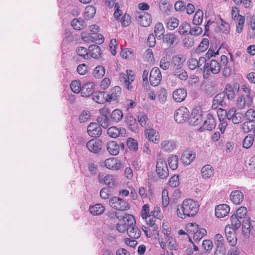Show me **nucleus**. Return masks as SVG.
<instances>
[{
    "mask_svg": "<svg viewBox=\"0 0 255 255\" xmlns=\"http://www.w3.org/2000/svg\"><path fill=\"white\" fill-rule=\"evenodd\" d=\"M199 205L197 202L192 199H185L179 205L177 209V215L182 219L186 217L194 216L198 212Z\"/></svg>",
    "mask_w": 255,
    "mask_h": 255,
    "instance_id": "obj_1",
    "label": "nucleus"
},
{
    "mask_svg": "<svg viewBox=\"0 0 255 255\" xmlns=\"http://www.w3.org/2000/svg\"><path fill=\"white\" fill-rule=\"evenodd\" d=\"M221 65L218 61L216 60H211L209 62H205L203 64V78L204 79L208 78L209 75L212 73L213 74H218L221 71Z\"/></svg>",
    "mask_w": 255,
    "mask_h": 255,
    "instance_id": "obj_2",
    "label": "nucleus"
},
{
    "mask_svg": "<svg viewBox=\"0 0 255 255\" xmlns=\"http://www.w3.org/2000/svg\"><path fill=\"white\" fill-rule=\"evenodd\" d=\"M109 205L112 208L120 211H127L130 208L129 204L126 200L116 196L110 199Z\"/></svg>",
    "mask_w": 255,
    "mask_h": 255,
    "instance_id": "obj_3",
    "label": "nucleus"
},
{
    "mask_svg": "<svg viewBox=\"0 0 255 255\" xmlns=\"http://www.w3.org/2000/svg\"><path fill=\"white\" fill-rule=\"evenodd\" d=\"M156 168V173L160 178L166 179L168 176V169L163 159L160 158L157 159Z\"/></svg>",
    "mask_w": 255,
    "mask_h": 255,
    "instance_id": "obj_4",
    "label": "nucleus"
},
{
    "mask_svg": "<svg viewBox=\"0 0 255 255\" xmlns=\"http://www.w3.org/2000/svg\"><path fill=\"white\" fill-rule=\"evenodd\" d=\"M162 79V75L158 67H153L150 72L149 80L152 86H156L159 84Z\"/></svg>",
    "mask_w": 255,
    "mask_h": 255,
    "instance_id": "obj_5",
    "label": "nucleus"
},
{
    "mask_svg": "<svg viewBox=\"0 0 255 255\" xmlns=\"http://www.w3.org/2000/svg\"><path fill=\"white\" fill-rule=\"evenodd\" d=\"M189 110L185 107H181L176 111L174 118L177 123H183L189 117Z\"/></svg>",
    "mask_w": 255,
    "mask_h": 255,
    "instance_id": "obj_6",
    "label": "nucleus"
},
{
    "mask_svg": "<svg viewBox=\"0 0 255 255\" xmlns=\"http://www.w3.org/2000/svg\"><path fill=\"white\" fill-rule=\"evenodd\" d=\"M136 19L138 23L143 27L149 26L152 22L150 14L144 11L137 12L136 15Z\"/></svg>",
    "mask_w": 255,
    "mask_h": 255,
    "instance_id": "obj_7",
    "label": "nucleus"
},
{
    "mask_svg": "<svg viewBox=\"0 0 255 255\" xmlns=\"http://www.w3.org/2000/svg\"><path fill=\"white\" fill-rule=\"evenodd\" d=\"M120 81L125 83L127 88L131 90L133 89L131 83L133 81V72L132 70H127L126 73H122L120 76Z\"/></svg>",
    "mask_w": 255,
    "mask_h": 255,
    "instance_id": "obj_8",
    "label": "nucleus"
},
{
    "mask_svg": "<svg viewBox=\"0 0 255 255\" xmlns=\"http://www.w3.org/2000/svg\"><path fill=\"white\" fill-rule=\"evenodd\" d=\"M242 231L245 236L255 234V222H250V219L242 221Z\"/></svg>",
    "mask_w": 255,
    "mask_h": 255,
    "instance_id": "obj_9",
    "label": "nucleus"
},
{
    "mask_svg": "<svg viewBox=\"0 0 255 255\" xmlns=\"http://www.w3.org/2000/svg\"><path fill=\"white\" fill-rule=\"evenodd\" d=\"M86 146L92 152L98 153L102 148V142L99 139L94 138L87 142Z\"/></svg>",
    "mask_w": 255,
    "mask_h": 255,
    "instance_id": "obj_10",
    "label": "nucleus"
},
{
    "mask_svg": "<svg viewBox=\"0 0 255 255\" xmlns=\"http://www.w3.org/2000/svg\"><path fill=\"white\" fill-rule=\"evenodd\" d=\"M203 112L200 108L193 109L190 118V123L194 126H197L202 121Z\"/></svg>",
    "mask_w": 255,
    "mask_h": 255,
    "instance_id": "obj_11",
    "label": "nucleus"
},
{
    "mask_svg": "<svg viewBox=\"0 0 255 255\" xmlns=\"http://www.w3.org/2000/svg\"><path fill=\"white\" fill-rule=\"evenodd\" d=\"M88 134L93 137H99L102 134V128L100 126L96 123H91L87 127Z\"/></svg>",
    "mask_w": 255,
    "mask_h": 255,
    "instance_id": "obj_12",
    "label": "nucleus"
},
{
    "mask_svg": "<svg viewBox=\"0 0 255 255\" xmlns=\"http://www.w3.org/2000/svg\"><path fill=\"white\" fill-rule=\"evenodd\" d=\"M253 103V98L251 96L242 95L237 100V107L239 109H246L251 106Z\"/></svg>",
    "mask_w": 255,
    "mask_h": 255,
    "instance_id": "obj_13",
    "label": "nucleus"
},
{
    "mask_svg": "<svg viewBox=\"0 0 255 255\" xmlns=\"http://www.w3.org/2000/svg\"><path fill=\"white\" fill-rule=\"evenodd\" d=\"M186 58L182 54H177L172 56L171 59V69L183 67Z\"/></svg>",
    "mask_w": 255,
    "mask_h": 255,
    "instance_id": "obj_14",
    "label": "nucleus"
},
{
    "mask_svg": "<svg viewBox=\"0 0 255 255\" xmlns=\"http://www.w3.org/2000/svg\"><path fill=\"white\" fill-rule=\"evenodd\" d=\"M177 147L176 141L172 139H165L160 144L161 149L164 152H171Z\"/></svg>",
    "mask_w": 255,
    "mask_h": 255,
    "instance_id": "obj_15",
    "label": "nucleus"
},
{
    "mask_svg": "<svg viewBox=\"0 0 255 255\" xmlns=\"http://www.w3.org/2000/svg\"><path fill=\"white\" fill-rule=\"evenodd\" d=\"M230 208L226 204H220L216 206L215 209V214L217 218H223L228 215Z\"/></svg>",
    "mask_w": 255,
    "mask_h": 255,
    "instance_id": "obj_16",
    "label": "nucleus"
},
{
    "mask_svg": "<svg viewBox=\"0 0 255 255\" xmlns=\"http://www.w3.org/2000/svg\"><path fill=\"white\" fill-rule=\"evenodd\" d=\"M135 222H129L127 227V233L128 236L134 239H137L140 236V231L135 227Z\"/></svg>",
    "mask_w": 255,
    "mask_h": 255,
    "instance_id": "obj_17",
    "label": "nucleus"
},
{
    "mask_svg": "<svg viewBox=\"0 0 255 255\" xmlns=\"http://www.w3.org/2000/svg\"><path fill=\"white\" fill-rule=\"evenodd\" d=\"M107 134L112 138H116L120 135L124 137L126 136V130L123 128H119L113 126L108 129Z\"/></svg>",
    "mask_w": 255,
    "mask_h": 255,
    "instance_id": "obj_18",
    "label": "nucleus"
},
{
    "mask_svg": "<svg viewBox=\"0 0 255 255\" xmlns=\"http://www.w3.org/2000/svg\"><path fill=\"white\" fill-rule=\"evenodd\" d=\"M236 231L232 229L230 226H226L225 229L227 240L231 246H234L237 244V238L235 236Z\"/></svg>",
    "mask_w": 255,
    "mask_h": 255,
    "instance_id": "obj_19",
    "label": "nucleus"
},
{
    "mask_svg": "<svg viewBox=\"0 0 255 255\" xmlns=\"http://www.w3.org/2000/svg\"><path fill=\"white\" fill-rule=\"evenodd\" d=\"M206 61V58L203 57H200L199 60L194 58H191L187 61V66L189 69L193 70L197 67H201L205 63Z\"/></svg>",
    "mask_w": 255,
    "mask_h": 255,
    "instance_id": "obj_20",
    "label": "nucleus"
},
{
    "mask_svg": "<svg viewBox=\"0 0 255 255\" xmlns=\"http://www.w3.org/2000/svg\"><path fill=\"white\" fill-rule=\"evenodd\" d=\"M125 121L128 128L131 131L135 133H137L139 131L138 124L133 116L130 115H127L126 117Z\"/></svg>",
    "mask_w": 255,
    "mask_h": 255,
    "instance_id": "obj_21",
    "label": "nucleus"
},
{
    "mask_svg": "<svg viewBox=\"0 0 255 255\" xmlns=\"http://www.w3.org/2000/svg\"><path fill=\"white\" fill-rule=\"evenodd\" d=\"M105 166L109 169L117 170L120 169L121 162L119 159L114 157H111L107 159L105 161Z\"/></svg>",
    "mask_w": 255,
    "mask_h": 255,
    "instance_id": "obj_22",
    "label": "nucleus"
},
{
    "mask_svg": "<svg viewBox=\"0 0 255 255\" xmlns=\"http://www.w3.org/2000/svg\"><path fill=\"white\" fill-rule=\"evenodd\" d=\"M144 134L149 141L154 143H158L159 141L160 136L158 132L153 128H147L144 130Z\"/></svg>",
    "mask_w": 255,
    "mask_h": 255,
    "instance_id": "obj_23",
    "label": "nucleus"
},
{
    "mask_svg": "<svg viewBox=\"0 0 255 255\" xmlns=\"http://www.w3.org/2000/svg\"><path fill=\"white\" fill-rule=\"evenodd\" d=\"M196 154L192 151L186 150L184 151L181 157L182 163L187 166L190 165L195 158Z\"/></svg>",
    "mask_w": 255,
    "mask_h": 255,
    "instance_id": "obj_24",
    "label": "nucleus"
},
{
    "mask_svg": "<svg viewBox=\"0 0 255 255\" xmlns=\"http://www.w3.org/2000/svg\"><path fill=\"white\" fill-rule=\"evenodd\" d=\"M95 84L93 82L85 83L82 86L81 94L82 97H88L91 96L94 91Z\"/></svg>",
    "mask_w": 255,
    "mask_h": 255,
    "instance_id": "obj_25",
    "label": "nucleus"
},
{
    "mask_svg": "<svg viewBox=\"0 0 255 255\" xmlns=\"http://www.w3.org/2000/svg\"><path fill=\"white\" fill-rule=\"evenodd\" d=\"M240 89L239 84L237 83L233 85H227L226 88V94L229 100L235 99L236 95L238 94Z\"/></svg>",
    "mask_w": 255,
    "mask_h": 255,
    "instance_id": "obj_26",
    "label": "nucleus"
},
{
    "mask_svg": "<svg viewBox=\"0 0 255 255\" xmlns=\"http://www.w3.org/2000/svg\"><path fill=\"white\" fill-rule=\"evenodd\" d=\"M178 41V37L174 33H167L163 36V42L167 44L169 46H174Z\"/></svg>",
    "mask_w": 255,
    "mask_h": 255,
    "instance_id": "obj_27",
    "label": "nucleus"
},
{
    "mask_svg": "<svg viewBox=\"0 0 255 255\" xmlns=\"http://www.w3.org/2000/svg\"><path fill=\"white\" fill-rule=\"evenodd\" d=\"M216 127V121L212 115L208 114L204 121L202 128L204 129L211 130Z\"/></svg>",
    "mask_w": 255,
    "mask_h": 255,
    "instance_id": "obj_28",
    "label": "nucleus"
},
{
    "mask_svg": "<svg viewBox=\"0 0 255 255\" xmlns=\"http://www.w3.org/2000/svg\"><path fill=\"white\" fill-rule=\"evenodd\" d=\"M121 94V88L119 86H115L112 89L109 94L106 93L107 102L115 101Z\"/></svg>",
    "mask_w": 255,
    "mask_h": 255,
    "instance_id": "obj_29",
    "label": "nucleus"
},
{
    "mask_svg": "<svg viewBox=\"0 0 255 255\" xmlns=\"http://www.w3.org/2000/svg\"><path fill=\"white\" fill-rule=\"evenodd\" d=\"M230 197L232 202L236 205L241 204L244 200V194L239 190H234L231 192Z\"/></svg>",
    "mask_w": 255,
    "mask_h": 255,
    "instance_id": "obj_30",
    "label": "nucleus"
},
{
    "mask_svg": "<svg viewBox=\"0 0 255 255\" xmlns=\"http://www.w3.org/2000/svg\"><path fill=\"white\" fill-rule=\"evenodd\" d=\"M187 96V91L183 88L176 90L173 93V98L176 102H181L184 101Z\"/></svg>",
    "mask_w": 255,
    "mask_h": 255,
    "instance_id": "obj_31",
    "label": "nucleus"
},
{
    "mask_svg": "<svg viewBox=\"0 0 255 255\" xmlns=\"http://www.w3.org/2000/svg\"><path fill=\"white\" fill-rule=\"evenodd\" d=\"M107 149L109 153L113 155H117L120 151V145L115 141H110L107 143Z\"/></svg>",
    "mask_w": 255,
    "mask_h": 255,
    "instance_id": "obj_32",
    "label": "nucleus"
},
{
    "mask_svg": "<svg viewBox=\"0 0 255 255\" xmlns=\"http://www.w3.org/2000/svg\"><path fill=\"white\" fill-rule=\"evenodd\" d=\"M172 74L179 79L185 81L188 78V75L183 67L171 69Z\"/></svg>",
    "mask_w": 255,
    "mask_h": 255,
    "instance_id": "obj_33",
    "label": "nucleus"
},
{
    "mask_svg": "<svg viewBox=\"0 0 255 255\" xmlns=\"http://www.w3.org/2000/svg\"><path fill=\"white\" fill-rule=\"evenodd\" d=\"M93 101L99 104L107 102L105 92H95L91 95Z\"/></svg>",
    "mask_w": 255,
    "mask_h": 255,
    "instance_id": "obj_34",
    "label": "nucleus"
},
{
    "mask_svg": "<svg viewBox=\"0 0 255 255\" xmlns=\"http://www.w3.org/2000/svg\"><path fill=\"white\" fill-rule=\"evenodd\" d=\"M89 54L93 58H99L102 53L101 48L97 45H91L88 48Z\"/></svg>",
    "mask_w": 255,
    "mask_h": 255,
    "instance_id": "obj_35",
    "label": "nucleus"
},
{
    "mask_svg": "<svg viewBox=\"0 0 255 255\" xmlns=\"http://www.w3.org/2000/svg\"><path fill=\"white\" fill-rule=\"evenodd\" d=\"M105 211V207L101 204H96L89 208L90 213L94 216L102 214Z\"/></svg>",
    "mask_w": 255,
    "mask_h": 255,
    "instance_id": "obj_36",
    "label": "nucleus"
},
{
    "mask_svg": "<svg viewBox=\"0 0 255 255\" xmlns=\"http://www.w3.org/2000/svg\"><path fill=\"white\" fill-rule=\"evenodd\" d=\"M214 169L211 165L207 164L204 165L201 169V174L204 178H210L213 174Z\"/></svg>",
    "mask_w": 255,
    "mask_h": 255,
    "instance_id": "obj_37",
    "label": "nucleus"
},
{
    "mask_svg": "<svg viewBox=\"0 0 255 255\" xmlns=\"http://www.w3.org/2000/svg\"><path fill=\"white\" fill-rule=\"evenodd\" d=\"M99 180L100 183H102L103 181L109 188H113L116 184L115 176L113 175H107L104 177L103 180L99 178Z\"/></svg>",
    "mask_w": 255,
    "mask_h": 255,
    "instance_id": "obj_38",
    "label": "nucleus"
},
{
    "mask_svg": "<svg viewBox=\"0 0 255 255\" xmlns=\"http://www.w3.org/2000/svg\"><path fill=\"white\" fill-rule=\"evenodd\" d=\"M123 117V112L119 109L114 110L110 116L111 121L118 123L120 122Z\"/></svg>",
    "mask_w": 255,
    "mask_h": 255,
    "instance_id": "obj_39",
    "label": "nucleus"
},
{
    "mask_svg": "<svg viewBox=\"0 0 255 255\" xmlns=\"http://www.w3.org/2000/svg\"><path fill=\"white\" fill-rule=\"evenodd\" d=\"M171 65V58L170 55H166L163 56L160 61L159 66L163 70H166Z\"/></svg>",
    "mask_w": 255,
    "mask_h": 255,
    "instance_id": "obj_40",
    "label": "nucleus"
},
{
    "mask_svg": "<svg viewBox=\"0 0 255 255\" xmlns=\"http://www.w3.org/2000/svg\"><path fill=\"white\" fill-rule=\"evenodd\" d=\"M247 209L244 206L240 207L236 211V215L235 216L239 218L240 220H245L250 219L247 216Z\"/></svg>",
    "mask_w": 255,
    "mask_h": 255,
    "instance_id": "obj_41",
    "label": "nucleus"
},
{
    "mask_svg": "<svg viewBox=\"0 0 255 255\" xmlns=\"http://www.w3.org/2000/svg\"><path fill=\"white\" fill-rule=\"evenodd\" d=\"M168 163L170 168L174 170L177 169L178 164V157L176 155L171 154L168 158Z\"/></svg>",
    "mask_w": 255,
    "mask_h": 255,
    "instance_id": "obj_42",
    "label": "nucleus"
},
{
    "mask_svg": "<svg viewBox=\"0 0 255 255\" xmlns=\"http://www.w3.org/2000/svg\"><path fill=\"white\" fill-rule=\"evenodd\" d=\"M96 13L95 8L92 5H88L85 9L84 17L85 19H89L93 18Z\"/></svg>",
    "mask_w": 255,
    "mask_h": 255,
    "instance_id": "obj_43",
    "label": "nucleus"
},
{
    "mask_svg": "<svg viewBox=\"0 0 255 255\" xmlns=\"http://www.w3.org/2000/svg\"><path fill=\"white\" fill-rule=\"evenodd\" d=\"M115 217L119 221L126 219L128 224H129V222H135L134 217L129 214H125L124 215H120L119 212H115Z\"/></svg>",
    "mask_w": 255,
    "mask_h": 255,
    "instance_id": "obj_44",
    "label": "nucleus"
},
{
    "mask_svg": "<svg viewBox=\"0 0 255 255\" xmlns=\"http://www.w3.org/2000/svg\"><path fill=\"white\" fill-rule=\"evenodd\" d=\"M241 220L239 218L233 215L230 218L231 224L228 225L227 226H230L232 229L237 230L241 226V222H242Z\"/></svg>",
    "mask_w": 255,
    "mask_h": 255,
    "instance_id": "obj_45",
    "label": "nucleus"
},
{
    "mask_svg": "<svg viewBox=\"0 0 255 255\" xmlns=\"http://www.w3.org/2000/svg\"><path fill=\"white\" fill-rule=\"evenodd\" d=\"M164 33L163 25L161 23H157L154 27V34L155 37L158 39H161Z\"/></svg>",
    "mask_w": 255,
    "mask_h": 255,
    "instance_id": "obj_46",
    "label": "nucleus"
},
{
    "mask_svg": "<svg viewBox=\"0 0 255 255\" xmlns=\"http://www.w3.org/2000/svg\"><path fill=\"white\" fill-rule=\"evenodd\" d=\"M179 23V20L175 17H171L167 20L166 23L167 27L170 30H174Z\"/></svg>",
    "mask_w": 255,
    "mask_h": 255,
    "instance_id": "obj_47",
    "label": "nucleus"
},
{
    "mask_svg": "<svg viewBox=\"0 0 255 255\" xmlns=\"http://www.w3.org/2000/svg\"><path fill=\"white\" fill-rule=\"evenodd\" d=\"M191 29L190 25L186 22H182L178 28L179 33L183 35L189 34Z\"/></svg>",
    "mask_w": 255,
    "mask_h": 255,
    "instance_id": "obj_48",
    "label": "nucleus"
},
{
    "mask_svg": "<svg viewBox=\"0 0 255 255\" xmlns=\"http://www.w3.org/2000/svg\"><path fill=\"white\" fill-rule=\"evenodd\" d=\"M209 40L207 38H203L200 43L199 45L197 47L196 52L200 53L205 51L209 47Z\"/></svg>",
    "mask_w": 255,
    "mask_h": 255,
    "instance_id": "obj_49",
    "label": "nucleus"
},
{
    "mask_svg": "<svg viewBox=\"0 0 255 255\" xmlns=\"http://www.w3.org/2000/svg\"><path fill=\"white\" fill-rule=\"evenodd\" d=\"M203 18V13L202 10L198 9L195 13L193 19V23L196 25H200L202 21Z\"/></svg>",
    "mask_w": 255,
    "mask_h": 255,
    "instance_id": "obj_50",
    "label": "nucleus"
},
{
    "mask_svg": "<svg viewBox=\"0 0 255 255\" xmlns=\"http://www.w3.org/2000/svg\"><path fill=\"white\" fill-rule=\"evenodd\" d=\"M71 25L76 30L83 29L85 27L84 21L77 18H75L72 21Z\"/></svg>",
    "mask_w": 255,
    "mask_h": 255,
    "instance_id": "obj_51",
    "label": "nucleus"
},
{
    "mask_svg": "<svg viewBox=\"0 0 255 255\" xmlns=\"http://www.w3.org/2000/svg\"><path fill=\"white\" fill-rule=\"evenodd\" d=\"M254 138L253 135L249 134L245 137L243 142V146L244 148L248 149L250 148L253 144Z\"/></svg>",
    "mask_w": 255,
    "mask_h": 255,
    "instance_id": "obj_52",
    "label": "nucleus"
},
{
    "mask_svg": "<svg viewBox=\"0 0 255 255\" xmlns=\"http://www.w3.org/2000/svg\"><path fill=\"white\" fill-rule=\"evenodd\" d=\"M71 90L76 94L79 93L81 91L82 85L79 80L73 81L70 84Z\"/></svg>",
    "mask_w": 255,
    "mask_h": 255,
    "instance_id": "obj_53",
    "label": "nucleus"
},
{
    "mask_svg": "<svg viewBox=\"0 0 255 255\" xmlns=\"http://www.w3.org/2000/svg\"><path fill=\"white\" fill-rule=\"evenodd\" d=\"M105 74V69L102 66H98L93 71V75L97 78H101Z\"/></svg>",
    "mask_w": 255,
    "mask_h": 255,
    "instance_id": "obj_54",
    "label": "nucleus"
},
{
    "mask_svg": "<svg viewBox=\"0 0 255 255\" xmlns=\"http://www.w3.org/2000/svg\"><path fill=\"white\" fill-rule=\"evenodd\" d=\"M207 233L205 229H198L193 235L195 241H199Z\"/></svg>",
    "mask_w": 255,
    "mask_h": 255,
    "instance_id": "obj_55",
    "label": "nucleus"
},
{
    "mask_svg": "<svg viewBox=\"0 0 255 255\" xmlns=\"http://www.w3.org/2000/svg\"><path fill=\"white\" fill-rule=\"evenodd\" d=\"M98 124L103 128H107L110 125L111 121L109 117H98L97 119Z\"/></svg>",
    "mask_w": 255,
    "mask_h": 255,
    "instance_id": "obj_56",
    "label": "nucleus"
},
{
    "mask_svg": "<svg viewBox=\"0 0 255 255\" xmlns=\"http://www.w3.org/2000/svg\"><path fill=\"white\" fill-rule=\"evenodd\" d=\"M215 244L218 249H222L224 244V239L223 236L220 234L216 235L214 238Z\"/></svg>",
    "mask_w": 255,
    "mask_h": 255,
    "instance_id": "obj_57",
    "label": "nucleus"
},
{
    "mask_svg": "<svg viewBox=\"0 0 255 255\" xmlns=\"http://www.w3.org/2000/svg\"><path fill=\"white\" fill-rule=\"evenodd\" d=\"M199 229L198 225L195 223H190L185 226V230L191 235H193Z\"/></svg>",
    "mask_w": 255,
    "mask_h": 255,
    "instance_id": "obj_58",
    "label": "nucleus"
},
{
    "mask_svg": "<svg viewBox=\"0 0 255 255\" xmlns=\"http://www.w3.org/2000/svg\"><path fill=\"white\" fill-rule=\"evenodd\" d=\"M127 145L130 150L136 151L138 149L137 143L132 138L129 137L128 139Z\"/></svg>",
    "mask_w": 255,
    "mask_h": 255,
    "instance_id": "obj_59",
    "label": "nucleus"
},
{
    "mask_svg": "<svg viewBox=\"0 0 255 255\" xmlns=\"http://www.w3.org/2000/svg\"><path fill=\"white\" fill-rule=\"evenodd\" d=\"M245 21V18L244 16H240L238 18V23L236 24V31L238 33H240L243 29Z\"/></svg>",
    "mask_w": 255,
    "mask_h": 255,
    "instance_id": "obj_60",
    "label": "nucleus"
},
{
    "mask_svg": "<svg viewBox=\"0 0 255 255\" xmlns=\"http://www.w3.org/2000/svg\"><path fill=\"white\" fill-rule=\"evenodd\" d=\"M225 97V94L223 93H221L217 94L213 99V101L217 103V104H219L221 106H223L225 104L224 99Z\"/></svg>",
    "mask_w": 255,
    "mask_h": 255,
    "instance_id": "obj_61",
    "label": "nucleus"
},
{
    "mask_svg": "<svg viewBox=\"0 0 255 255\" xmlns=\"http://www.w3.org/2000/svg\"><path fill=\"white\" fill-rule=\"evenodd\" d=\"M149 206L148 204H144L141 209V216L143 219H147L150 214Z\"/></svg>",
    "mask_w": 255,
    "mask_h": 255,
    "instance_id": "obj_62",
    "label": "nucleus"
},
{
    "mask_svg": "<svg viewBox=\"0 0 255 255\" xmlns=\"http://www.w3.org/2000/svg\"><path fill=\"white\" fill-rule=\"evenodd\" d=\"M151 216L158 219H160L162 217V214L158 207H154V210L150 212L149 218Z\"/></svg>",
    "mask_w": 255,
    "mask_h": 255,
    "instance_id": "obj_63",
    "label": "nucleus"
},
{
    "mask_svg": "<svg viewBox=\"0 0 255 255\" xmlns=\"http://www.w3.org/2000/svg\"><path fill=\"white\" fill-rule=\"evenodd\" d=\"M77 53L84 59L88 58V52L87 48L84 47H79L76 49Z\"/></svg>",
    "mask_w": 255,
    "mask_h": 255,
    "instance_id": "obj_64",
    "label": "nucleus"
}]
</instances>
